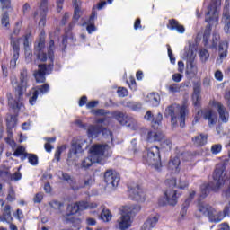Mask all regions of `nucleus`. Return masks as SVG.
Returning <instances> with one entry per match:
<instances>
[{
	"label": "nucleus",
	"mask_w": 230,
	"mask_h": 230,
	"mask_svg": "<svg viewBox=\"0 0 230 230\" xmlns=\"http://www.w3.org/2000/svg\"><path fill=\"white\" fill-rule=\"evenodd\" d=\"M214 182L203 184L200 187V199H206L209 195V191H218L221 186L227 182V171L224 164H217L213 173Z\"/></svg>",
	"instance_id": "1"
},
{
	"label": "nucleus",
	"mask_w": 230,
	"mask_h": 230,
	"mask_svg": "<svg viewBox=\"0 0 230 230\" xmlns=\"http://www.w3.org/2000/svg\"><path fill=\"white\" fill-rule=\"evenodd\" d=\"M198 211L201 213L203 217H207L208 222L218 224V222H222L226 217H229L230 201L229 204L225 207L223 212L217 210V208H213L211 205L204 202H199L198 204Z\"/></svg>",
	"instance_id": "2"
},
{
	"label": "nucleus",
	"mask_w": 230,
	"mask_h": 230,
	"mask_svg": "<svg viewBox=\"0 0 230 230\" xmlns=\"http://www.w3.org/2000/svg\"><path fill=\"white\" fill-rule=\"evenodd\" d=\"M54 49H55V41L50 40L49 42L48 48V58L49 64H40L38 66L39 69L34 73V78L37 84H44L46 82V75H49L53 71L54 67Z\"/></svg>",
	"instance_id": "3"
},
{
	"label": "nucleus",
	"mask_w": 230,
	"mask_h": 230,
	"mask_svg": "<svg viewBox=\"0 0 230 230\" xmlns=\"http://www.w3.org/2000/svg\"><path fill=\"white\" fill-rule=\"evenodd\" d=\"M120 217L117 220V227L120 230H127L132 226V218L141 211L138 204L126 205L119 208Z\"/></svg>",
	"instance_id": "4"
},
{
	"label": "nucleus",
	"mask_w": 230,
	"mask_h": 230,
	"mask_svg": "<svg viewBox=\"0 0 230 230\" xmlns=\"http://www.w3.org/2000/svg\"><path fill=\"white\" fill-rule=\"evenodd\" d=\"M106 150H109V145L107 144H95L92 146L90 148L91 155L82 160L81 168L87 170V168H91L94 163H101L102 157H103Z\"/></svg>",
	"instance_id": "5"
},
{
	"label": "nucleus",
	"mask_w": 230,
	"mask_h": 230,
	"mask_svg": "<svg viewBox=\"0 0 230 230\" xmlns=\"http://www.w3.org/2000/svg\"><path fill=\"white\" fill-rule=\"evenodd\" d=\"M205 21L208 23L203 34L204 46H208L209 37L211 36L212 24H218V9L217 2H211L205 13Z\"/></svg>",
	"instance_id": "6"
},
{
	"label": "nucleus",
	"mask_w": 230,
	"mask_h": 230,
	"mask_svg": "<svg viewBox=\"0 0 230 230\" xmlns=\"http://www.w3.org/2000/svg\"><path fill=\"white\" fill-rule=\"evenodd\" d=\"M196 57L197 54L195 53L193 46L189 45L184 48L181 58L186 60V75H192L193 76H196L197 73H199V67L195 61Z\"/></svg>",
	"instance_id": "7"
},
{
	"label": "nucleus",
	"mask_w": 230,
	"mask_h": 230,
	"mask_svg": "<svg viewBox=\"0 0 230 230\" xmlns=\"http://www.w3.org/2000/svg\"><path fill=\"white\" fill-rule=\"evenodd\" d=\"M143 163L148 166H154L155 170H161L163 166L161 164V155L159 154V147L152 146L146 150L143 155Z\"/></svg>",
	"instance_id": "8"
},
{
	"label": "nucleus",
	"mask_w": 230,
	"mask_h": 230,
	"mask_svg": "<svg viewBox=\"0 0 230 230\" xmlns=\"http://www.w3.org/2000/svg\"><path fill=\"white\" fill-rule=\"evenodd\" d=\"M188 113V108L186 106H181L180 109V115L177 117L175 115V106L169 105L164 111L165 118L171 117V123L173 127H176L177 122L180 121V127L184 128L186 125V114Z\"/></svg>",
	"instance_id": "9"
},
{
	"label": "nucleus",
	"mask_w": 230,
	"mask_h": 230,
	"mask_svg": "<svg viewBox=\"0 0 230 230\" xmlns=\"http://www.w3.org/2000/svg\"><path fill=\"white\" fill-rule=\"evenodd\" d=\"M62 179L66 181L75 191L82 190V188H91V186L94 184V176L89 174H86L83 180H80L78 185H76V181L66 172H62Z\"/></svg>",
	"instance_id": "10"
},
{
	"label": "nucleus",
	"mask_w": 230,
	"mask_h": 230,
	"mask_svg": "<svg viewBox=\"0 0 230 230\" xmlns=\"http://www.w3.org/2000/svg\"><path fill=\"white\" fill-rule=\"evenodd\" d=\"M179 197H181V192L168 189L164 196L159 198L158 204L159 206H177Z\"/></svg>",
	"instance_id": "11"
},
{
	"label": "nucleus",
	"mask_w": 230,
	"mask_h": 230,
	"mask_svg": "<svg viewBox=\"0 0 230 230\" xmlns=\"http://www.w3.org/2000/svg\"><path fill=\"white\" fill-rule=\"evenodd\" d=\"M84 143H82L81 140H73L71 143V148L68 152L67 156V164L73 165L76 164L78 163V154H82L84 150H82V146Z\"/></svg>",
	"instance_id": "12"
},
{
	"label": "nucleus",
	"mask_w": 230,
	"mask_h": 230,
	"mask_svg": "<svg viewBox=\"0 0 230 230\" xmlns=\"http://www.w3.org/2000/svg\"><path fill=\"white\" fill-rule=\"evenodd\" d=\"M12 84L16 90L18 100H21L28 87V71L26 69H22L20 75V84H18L16 81H12Z\"/></svg>",
	"instance_id": "13"
},
{
	"label": "nucleus",
	"mask_w": 230,
	"mask_h": 230,
	"mask_svg": "<svg viewBox=\"0 0 230 230\" xmlns=\"http://www.w3.org/2000/svg\"><path fill=\"white\" fill-rule=\"evenodd\" d=\"M120 177L119 173H117L114 170H107L104 172V182L111 188V190H116L119 184Z\"/></svg>",
	"instance_id": "14"
},
{
	"label": "nucleus",
	"mask_w": 230,
	"mask_h": 230,
	"mask_svg": "<svg viewBox=\"0 0 230 230\" xmlns=\"http://www.w3.org/2000/svg\"><path fill=\"white\" fill-rule=\"evenodd\" d=\"M44 49H46V40L44 39V32H41L40 40L34 47V55H36L38 60H40V62H46L48 60V54H46Z\"/></svg>",
	"instance_id": "15"
},
{
	"label": "nucleus",
	"mask_w": 230,
	"mask_h": 230,
	"mask_svg": "<svg viewBox=\"0 0 230 230\" xmlns=\"http://www.w3.org/2000/svg\"><path fill=\"white\" fill-rule=\"evenodd\" d=\"M87 134L88 137H98L99 134H102L104 137L112 139V132L105 128H101L100 126H89Z\"/></svg>",
	"instance_id": "16"
},
{
	"label": "nucleus",
	"mask_w": 230,
	"mask_h": 230,
	"mask_svg": "<svg viewBox=\"0 0 230 230\" xmlns=\"http://www.w3.org/2000/svg\"><path fill=\"white\" fill-rule=\"evenodd\" d=\"M21 39L13 38L11 36V46L13 48V58L10 62L11 67L13 69L17 66V60H19V52L21 51L20 48Z\"/></svg>",
	"instance_id": "17"
},
{
	"label": "nucleus",
	"mask_w": 230,
	"mask_h": 230,
	"mask_svg": "<svg viewBox=\"0 0 230 230\" xmlns=\"http://www.w3.org/2000/svg\"><path fill=\"white\" fill-rule=\"evenodd\" d=\"M113 117L121 125H126V127H134L136 125V119L134 118L121 112V111H115L113 113Z\"/></svg>",
	"instance_id": "18"
},
{
	"label": "nucleus",
	"mask_w": 230,
	"mask_h": 230,
	"mask_svg": "<svg viewBox=\"0 0 230 230\" xmlns=\"http://www.w3.org/2000/svg\"><path fill=\"white\" fill-rule=\"evenodd\" d=\"M128 193L130 199L136 202H145L146 200V195L139 185H136V188H131L128 190Z\"/></svg>",
	"instance_id": "19"
},
{
	"label": "nucleus",
	"mask_w": 230,
	"mask_h": 230,
	"mask_svg": "<svg viewBox=\"0 0 230 230\" xmlns=\"http://www.w3.org/2000/svg\"><path fill=\"white\" fill-rule=\"evenodd\" d=\"M166 183L170 187L176 186V188H179L180 190H184V188H188L189 185L188 177H186L185 174L181 175L178 181L175 178L168 179L166 180Z\"/></svg>",
	"instance_id": "20"
},
{
	"label": "nucleus",
	"mask_w": 230,
	"mask_h": 230,
	"mask_svg": "<svg viewBox=\"0 0 230 230\" xmlns=\"http://www.w3.org/2000/svg\"><path fill=\"white\" fill-rule=\"evenodd\" d=\"M203 114V119L208 121V127H215L217 125V121H218V115L212 109H205L201 111Z\"/></svg>",
	"instance_id": "21"
},
{
	"label": "nucleus",
	"mask_w": 230,
	"mask_h": 230,
	"mask_svg": "<svg viewBox=\"0 0 230 230\" xmlns=\"http://www.w3.org/2000/svg\"><path fill=\"white\" fill-rule=\"evenodd\" d=\"M39 13L41 17L39 24L43 28V26H46V13H48V0L41 1L39 11L34 13V17L39 15Z\"/></svg>",
	"instance_id": "22"
},
{
	"label": "nucleus",
	"mask_w": 230,
	"mask_h": 230,
	"mask_svg": "<svg viewBox=\"0 0 230 230\" xmlns=\"http://www.w3.org/2000/svg\"><path fill=\"white\" fill-rule=\"evenodd\" d=\"M164 139V134L159 130H151L147 133V138L146 140L148 143H159L160 141H163Z\"/></svg>",
	"instance_id": "23"
},
{
	"label": "nucleus",
	"mask_w": 230,
	"mask_h": 230,
	"mask_svg": "<svg viewBox=\"0 0 230 230\" xmlns=\"http://www.w3.org/2000/svg\"><path fill=\"white\" fill-rule=\"evenodd\" d=\"M222 22L224 23L225 33H230V10L229 4L225 5L223 9Z\"/></svg>",
	"instance_id": "24"
},
{
	"label": "nucleus",
	"mask_w": 230,
	"mask_h": 230,
	"mask_svg": "<svg viewBox=\"0 0 230 230\" xmlns=\"http://www.w3.org/2000/svg\"><path fill=\"white\" fill-rule=\"evenodd\" d=\"M157 222H159V216H150L146 222L143 224L141 230H151L157 226Z\"/></svg>",
	"instance_id": "25"
},
{
	"label": "nucleus",
	"mask_w": 230,
	"mask_h": 230,
	"mask_svg": "<svg viewBox=\"0 0 230 230\" xmlns=\"http://www.w3.org/2000/svg\"><path fill=\"white\" fill-rule=\"evenodd\" d=\"M77 208L79 209V213L82 211H85L87 209H96L98 208V203L96 202H89L87 200L77 201Z\"/></svg>",
	"instance_id": "26"
},
{
	"label": "nucleus",
	"mask_w": 230,
	"mask_h": 230,
	"mask_svg": "<svg viewBox=\"0 0 230 230\" xmlns=\"http://www.w3.org/2000/svg\"><path fill=\"white\" fill-rule=\"evenodd\" d=\"M74 4L75 8L74 10L73 21L68 25V31H71V30L75 28V25L76 24V22H78L80 17H82V9L76 3H75Z\"/></svg>",
	"instance_id": "27"
},
{
	"label": "nucleus",
	"mask_w": 230,
	"mask_h": 230,
	"mask_svg": "<svg viewBox=\"0 0 230 230\" xmlns=\"http://www.w3.org/2000/svg\"><path fill=\"white\" fill-rule=\"evenodd\" d=\"M195 195H196V192L194 190L191 191L188 199H186L184 203L182 204V208L180 212L181 218H184V217H186V214L188 213V208H190V204H191V200L195 199Z\"/></svg>",
	"instance_id": "28"
},
{
	"label": "nucleus",
	"mask_w": 230,
	"mask_h": 230,
	"mask_svg": "<svg viewBox=\"0 0 230 230\" xmlns=\"http://www.w3.org/2000/svg\"><path fill=\"white\" fill-rule=\"evenodd\" d=\"M144 118L147 121H152L153 125H161L163 121V114H161L160 112L155 117H154L152 111H146Z\"/></svg>",
	"instance_id": "29"
},
{
	"label": "nucleus",
	"mask_w": 230,
	"mask_h": 230,
	"mask_svg": "<svg viewBox=\"0 0 230 230\" xmlns=\"http://www.w3.org/2000/svg\"><path fill=\"white\" fill-rule=\"evenodd\" d=\"M217 107L221 121L223 123H227V121H229V112L226 110L223 103L217 102Z\"/></svg>",
	"instance_id": "30"
},
{
	"label": "nucleus",
	"mask_w": 230,
	"mask_h": 230,
	"mask_svg": "<svg viewBox=\"0 0 230 230\" xmlns=\"http://www.w3.org/2000/svg\"><path fill=\"white\" fill-rule=\"evenodd\" d=\"M98 17V13H96V9L93 8L92 11V14L88 20L86 30L89 34L96 31V27L94 26V20Z\"/></svg>",
	"instance_id": "31"
},
{
	"label": "nucleus",
	"mask_w": 230,
	"mask_h": 230,
	"mask_svg": "<svg viewBox=\"0 0 230 230\" xmlns=\"http://www.w3.org/2000/svg\"><path fill=\"white\" fill-rule=\"evenodd\" d=\"M12 220V207L10 205H5L3 209L2 216H0V222H7L10 224Z\"/></svg>",
	"instance_id": "32"
},
{
	"label": "nucleus",
	"mask_w": 230,
	"mask_h": 230,
	"mask_svg": "<svg viewBox=\"0 0 230 230\" xmlns=\"http://www.w3.org/2000/svg\"><path fill=\"white\" fill-rule=\"evenodd\" d=\"M146 102L151 107H159V104L161 103V96H159V93H149Z\"/></svg>",
	"instance_id": "33"
},
{
	"label": "nucleus",
	"mask_w": 230,
	"mask_h": 230,
	"mask_svg": "<svg viewBox=\"0 0 230 230\" xmlns=\"http://www.w3.org/2000/svg\"><path fill=\"white\" fill-rule=\"evenodd\" d=\"M169 30H175L178 33H184L186 29L183 25L180 24L175 19L169 20V24L167 25Z\"/></svg>",
	"instance_id": "34"
},
{
	"label": "nucleus",
	"mask_w": 230,
	"mask_h": 230,
	"mask_svg": "<svg viewBox=\"0 0 230 230\" xmlns=\"http://www.w3.org/2000/svg\"><path fill=\"white\" fill-rule=\"evenodd\" d=\"M181 165V159H179L177 156L171 158L169 161L168 168L171 170L172 173H179L181 169L179 166Z\"/></svg>",
	"instance_id": "35"
},
{
	"label": "nucleus",
	"mask_w": 230,
	"mask_h": 230,
	"mask_svg": "<svg viewBox=\"0 0 230 230\" xmlns=\"http://www.w3.org/2000/svg\"><path fill=\"white\" fill-rule=\"evenodd\" d=\"M25 159H28L31 166H37V164H39V157L35 154L25 153L23 155L21 156V160L24 161Z\"/></svg>",
	"instance_id": "36"
},
{
	"label": "nucleus",
	"mask_w": 230,
	"mask_h": 230,
	"mask_svg": "<svg viewBox=\"0 0 230 230\" xmlns=\"http://www.w3.org/2000/svg\"><path fill=\"white\" fill-rule=\"evenodd\" d=\"M228 48H229V43L226 40L221 41L219 43L218 53H219L220 60H223V58H226V57H227Z\"/></svg>",
	"instance_id": "37"
},
{
	"label": "nucleus",
	"mask_w": 230,
	"mask_h": 230,
	"mask_svg": "<svg viewBox=\"0 0 230 230\" xmlns=\"http://www.w3.org/2000/svg\"><path fill=\"white\" fill-rule=\"evenodd\" d=\"M192 142L196 146H204L208 143V136L204 134H199L195 137H192Z\"/></svg>",
	"instance_id": "38"
},
{
	"label": "nucleus",
	"mask_w": 230,
	"mask_h": 230,
	"mask_svg": "<svg viewBox=\"0 0 230 230\" xmlns=\"http://www.w3.org/2000/svg\"><path fill=\"white\" fill-rule=\"evenodd\" d=\"M200 86L194 87V92L192 94V102L194 107H199L200 106Z\"/></svg>",
	"instance_id": "39"
},
{
	"label": "nucleus",
	"mask_w": 230,
	"mask_h": 230,
	"mask_svg": "<svg viewBox=\"0 0 230 230\" xmlns=\"http://www.w3.org/2000/svg\"><path fill=\"white\" fill-rule=\"evenodd\" d=\"M71 215H80V210L76 202L67 205L66 217H71Z\"/></svg>",
	"instance_id": "40"
},
{
	"label": "nucleus",
	"mask_w": 230,
	"mask_h": 230,
	"mask_svg": "<svg viewBox=\"0 0 230 230\" xmlns=\"http://www.w3.org/2000/svg\"><path fill=\"white\" fill-rule=\"evenodd\" d=\"M33 91L38 92L40 96H44V94H48V93H49V84H45L40 86H36L33 88Z\"/></svg>",
	"instance_id": "41"
},
{
	"label": "nucleus",
	"mask_w": 230,
	"mask_h": 230,
	"mask_svg": "<svg viewBox=\"0 0 230 230\" xmlns=\"http://www.w3.org/2000/svg\"><path fill=\"white\" fill-rule=\"evenodd\" d=\"M49 205L50 206V208H52V209L58 211V213H62V211H64L63 202H60L58 200H52L49 203Z\"/></svg>",
	"instance_id": "42"
},
{
	"label": "nucleus",
	"mask_w": 230,
	"mask_h": 230,
	"mask_svg": "<svg viewBox=\"0 0 230 230\" xmlns=\"http://www.w3.org/2000/svg\"><path fill=\"white\" fill-rule=\"evenodd\" d=\"M0 178L2 179V181H4V182H12V173L7 169L0 171Z\"/></svg>",
	"instance_id": "43"
},
{
	"label": "nucleus",
	"mask_w": 230,
	"mask_h": 230,
	"mask_svg": "<svg viewBox=\"0 0 230 230\" xmlns=\"http://www.w3.org/2000/svg\"><path fill=\"white\" fill-rule=\"evenodd\" d=\"M17 125V117L11 116L9 119H7V134L12 133V128H15Z\"/></svg>",
	"instance_id": "44"
},
{
	"label": "nucleus",
	"mask_w": 230,
	"mask_h": 230,
	"mask_svg": "<svg viewBox=\"0 0 230 230\" xmlns=\"http://www.w3.org/2000/svg\"><path fill=\"white\" fill-rule=\"evenodd\" d=\"M101 220H102V222H111V220H112V214L109 209H102L101 213Z\"/></svg>",
	"instance_id": "45"
},
{
	"label": "nucleus",
	"mask_w": 230,
	"mask_h": 230,
	"mask_svg": "<svg viewBox=\"0 0 230 230\" xmlns=\"http://www.w3.org/2000/svg\"><path fill=\"white\" fill-rule=\"evenodd\" d=\"M199 55L201 62H208V60L209 59V51H208V49H201L199 51Z\"/></svg>",
	"instance_id": "46"
},
{
	"label": "nucleus",
	"mask_w": 230,
	"mask_h": 230,
	"mask_svg": "<svg viewBox=\"0 0 230 230\" xmlns=\"http://www.w3.org/2000/svg\"><path fill=\"white\" fill-rule=\"evenodd\" d=\"M9 105L13 109H18V111H22L24 109V105L22 102H17L16 101H13L12 99H9Z\"/></svg>",
	"instance_id": "47"
},
{
	"label": "nucleus",
	"mask_w": 230,
	"mask_h": 230,
	"mask_svg": "<svg viewBox=\"0 0 230 230\" xmlns=\"http://www.w3.org/2000/svg\"><path fill=\"white\" fill-rule=\"evenodd\" d=\"M68 222H71L73 224V227H75L76 230L80 229V226L82 224V219L77 217H71L70 219H67Z\"/></svg>",
	"instance_id": "48"
},
{
	"label": "nucleus",
	"mask_w": 230,
	"mask_h": 230,
	"mask_svg": "<svg viewBox=\"0 0 230 230\" xmlns=\"http://www.w3.org/2000/svg\"><path fill=\"white\" fill-rule=\"evenodd\" d=\"M167 91L172 93H181V85L179 84H172L167 86Z\"/></svg>",
	"instance_id": "49"
},
{
	"label": "nucleus",
	"mask_w": 230,
	"mask_h": 230,
	"mask_svg": "<svg viewBox=\"0 0 230 230\" xmlns=\"http://www.w3.org/2000/svg\"><path fill=\"white\" fill-rule=\"evenodd\" d=\"M37 98H39V92H35V90H33L29 98L30 105H35V103H37Z\"/></svg>",
	"instance_id": "50"
},
{
	"label": "nucleus",
	"mask_w": 230,
	"mask_h": 230,
	"mask_svg": "<svg viewBox=\"0 0 230 230\" xmlns=\"http://www.w3.org/2000/svg\"><path fill=\"white\" fill-rule=\"evenodd\" d=\"M12 6V0H0V8L2 10H8Z\"/></svg>",
	"instance_id": "51"
},
{
	"label": "nucleus",
	"mask_w": 230,
	"mask_h": 230,
	"mask_svg": "<svg viewBox=\"0 0 230 230\" xmlns=\"http://www.w3.org/2000/svg\"><path fill=\"white\" fill-rule=\"evenodd\" d=\"M218 40H220V34L214 33L212 38V44L209 46V48H211L212 49L217 48Z\"/></svg>",
	"instance_id": "52"
},
{
	"label": "nucleus",
	"mask_w": 230,
	"mask_h": 230,
	"mask_svg": "<svg viewBox=\"0 0 230 230\" xmlns=\"http://www.w3.org/2000/svg\"><path fill=\"white\" fill-rule=\"evenodd\" d=\"M222 152V146L220 144H216L211 146V153L214 155L220 154Z\"/></svg>",
	"instance_id": "53"
},
{
	"label": "nucleus",
	"mask_w": 230,
	"mask_h": 230,
	"mask_svg": "<svg viewBox=\"0 0 230 230\" xmlns=\"http://www.w3.org/2000/svg\"><path fill=\"white\" fill-rule=\"evenodd\" d=\"M117 93L119 98H125V96H128V91L125 87H119Z\"/></svg>",
	"instance_id": "54"
},
{
	"label": "nucleus",
	"mask_w": 230,
	"mask_h": 230,
	"mask_svg": "<svg viewBox=\"0 0 230 230\" xmlns=\"http://www.w3.org/2000/svg\"><path fill=\"white\" fill-rule=\"evenodd\" d=\"M26 152V148H24L23 146H19L16 148V150L13 153L14 157H20V155H24V154Z\"/></svg>",
	"instance_id": "55"
},
{
	"label": "nucleus",
	"mask_w": 230,
	"mask_h": 230,
	"mask_svg": "<svg viewBox=\"0 0 230 230\" xmlns=\"http://www.w3.org/2000/svg\"><path fill=\"white\" fill-rule=\"evenodd\" d=\"M159 143H161V146L163 148H172V141L168 138H165L164 137V139Z\"/></svg>",
	"instance_id": "56"
},
{
	"label": "nucleus",
	"mask_w": 230,
	"mask_h": 230,
	"mask_svg": "<svg viewBox=\"0 0 230 230\" xmlns=\"http://www.w3.org/2000/svg\"><path fill=\"white\" fill-rule=\"evenodd\" d=\"M9 19L10 17L8 16V13H5L2 17V26L8 28V24H10Z\"/></svg>",
	"instance_id": "57"
},
{
	"label": "nucleus",
	"mask_w": 230,
	"mask_h": 230,
	"mask_svg": "<svg viewBox=\"0 0 230 230\" xmlns=\"http://www.w3.org/2000/svg\"><path fill=\"white\" fill-rule=\"evenodd\" d=\"M7 134H8V137L5 138V142L7 143V145H10L12 148H13V146H15V141L12 138L13 135L12 133H7Z\"/></svg>",
	"instance_id": "58"
},
{
	"label": "nucleus",
	"mask_w": 230,
	"mask_h": 230,
	"mask_svg": "<svg viewBox=\"0 0 230 230\" xmlns=\"http://www.w3.org/2000/svg\"><path fill=\"white\" fill-rule=\"evenodd\" d=\"M22 179V174L20 172H15L14 173L11 174V181H21Z\"/></svg>",
	"instance_id": "59"
},
{
	"label": "nucleus",
	"mask_w": 230,
	"mask_h": 230,
	"mask_svg": "<svg viewBox=\"0 0 230 230\" xmlns=\"http://www.w3.org/2000/svg\"><path fill=\"white\" fill-rule=\"evenodd\" d=\"M7 200L9 202H13V200H15V190H13V189H10L8 195H7Z\"/></svg>",
	"instance_id": "60"
},
{
	"label": "nucleus",
	"mask_w": 230,
	"mask_h": 230,
	"mask_svg": "<svg viewBox=\"0 0 230 230\" xmlns=\"http://www.w3.org/2000/svg\"><path fill=\"white\" fill-rule=\"evenodd\" d=\"M167 51L171 64L175 65V58H173V53L172 52V48L170 47V45H167Z\"/></svg>",
	"instance_id": "61"
},
{
	"label": "nucleus",
	"mask_w": 230,
	"mask_h": 230,
	"mask_svg": "<svg viewBox=\"0 0 230 230\" xmlns=\"http://www.w3.org/2000/svg\"><path fill=\"white\" fill-rule=\"evenodd\" d=\"M93 114H95V116H105L106 114L109 113V111L104 109H98V110L93 111Z\"/></svg>",
	"instance_id": "62"
},
{
	"label": "nucleus",
	"mask_w": 230,
	"mask_h": 230,
	"mask_svg": "<svg viewBox=\"0 0 230 230\" xmlns=\"http://www.w3.org/2000/svg\"><path fill=\"white\" fill-rule=\"evenodd\" d=\"M172 80L176 83L179 84V82L182 81V74L180 73H175L172 75Z\"/></svg>",
	"instance_id": "63"
},
{
	"label": "nucleus",
	"mask_w": 230,
	"mask_h": 230,
	"mask_svg": "<svg viewBox=\"0 0 230 230\" xmlns=\"http://www.w3.org/2000/svg\"><path fill=\"white\" fill-rule=\"evenodd\" d=\"M64 151V147H58L55 152V159L56 161H60V155H62V152Z\"/></svg>",
	"instance_id": "64"
}]
</instances>
